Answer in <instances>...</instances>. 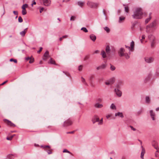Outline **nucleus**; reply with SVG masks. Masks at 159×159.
<instances>
[{
	"instance_id": "nucleus-3",
	"label": "nucleus",
	"mask_w": 159,
	"mask_h": 159,
	"mask_svg": "<svg viewBox=\"0 0 159 159\" xmlns=\"http://www.w3.org/2000/svg\"><path fill=\"white\" fill-rule=\"evenodd\" d=\"M87 4L91 8H97L98 6V3H94L89 1H88Z\"/></svg>"
},
{
	"instance_id": "nucleus-30",
	"label": "nucleus",
	"mask_w": 159,
	"mask_h": 159,
	"mask_svg": "<svg viewBox=\"0 0 159 159\" xmlns=\"http://www.w3.org/2000/svg\"><path fill=\"white\" fill-rule=\"evenodd\" d=\"M49 149V150L45 149V150L47 152L48 154H50L52 153V149Z\"/></svg>"
},
{
	"instance_id": "nucleus-32",
	"label": "nucleus",
	"mask_w": 159,
	"mask_h": 159,
	"mask_svg": "<svg viewBox=\"0 0 159 159\" xmlns=\"http://www.w3.org/2000/svg\"><path fill=\"white\" fill-rule=\"evenodd\" d=\"M28 7V5L27 4H25L23 5L22 6V9H25L26 8H27Z\"/></svg>"
},
{
	"instance_id": "nucleus-8",
	"label": "nucleus",
	"mask_w": 159,
	"mask_h": 159,
	"mask_svg": "<svg viewBox=\"0 0 159 159\" xmlns=\"http://www.w3.org/2000/svg\"><path fill=\"white\" fill-rule=\"evenodd\" d=\"M72 123V122L71 120L68 119L64 122L63 126L64 127H66L69 126L71 125Z\"/></svg>"
},
{
	"instance_id": "nucleus-39",
	"label": "nucleus",
	"mask_w": 159,
	"mask_h": 159,
	"mask_svg": "<svg viewBox=\"0 0 159 159\" xmlns=\"http://www.w3.org/2000/svg\"><path fill=\"white\" fill-rule=\"evenodd\" d=\"M89 57L88 55H86L84 58V61L87 60L89 59Z\"/></svg>"
},
{
	"instance_id": "nucleus-57",
	"label": "nucleus",
	"mask_w": 159,
	"mask_h": 159,
	"mask_svg": "<svg viewBox=\"0 0 159 159\" xmlns=\"http://www.w3.org/2000/svg\"><path fill=\"white\" fill-rule=\"evenodd\" d=\"M105 84L107 85H109L110 84H111V83H110V82L109 81V82H105Z\"/></svg>"
},
{
	"instance_id": "nucleus-60",
	"label": "nucleus",
	"mask_w": 159,
	"mask_h": 159,
	"mask_svg": "<svg viewBox=\"0 0 159 159\" xmlns=\"http://www.w3.org/2000/svg\"><path fill=\"white\" fill-rule=\"evenodd\" d=\"M31 57H26L25 58V60H26V61H28L29 60H30V59H31Z\"/></svg>"
},
{
	"instance_id": "nucleus-31",
	"label": "nucleus",
	"mask_w": 159,
	"mask_h": 159,
	"mask_svg": "<svg viewBox=\"0 0 159 159\" xmlns=\"http://www.w3.org/2000/svg\"><path fill=\"white\" fill-rule=\"evenodd\" d=\"M150 99L148 97H146V102L148 103H150Z\"/></svg>"
},
{
	"instance_id": "nucleus-29",
	"label": "nucleus",
	"mask_w": 159,
	"mask_h": 159,
	"mask_svg": "<svg viewBox=\"0 0 159 159\" xmlns=\"http://www.w3.org/2000/svg\"><path fill=\"white\" fill-rule=\"evenodd\" d=\"M110 108L112 109H116V107L115 104L112 103L110 106Z\"/></svg>"
},
{
	"instance_id": "nucleus-28",
	"label": "nucleus",
	"mask_w": 159,
	"mask_h": 159,
	"mask_svg": "<svg viewBox=\"0 0 159 159\" xmlns=\"http://www.w3.org/2000/svg\"><path fill=\"white\" fill-rule=\"evenodd\" d=\"M81 81L82 82L84 83V84L86 86H88V84H87V83L85 82V79L83 78L82 77H81Z\"/></svg>"
},
{
	"instance_id": "nucleus-16",
	"label": "nucleus",
	"mask_w": 159,
	"mask_h": 159,
	"mask_svg": "<svg viewBox=\"0 0 159 159\" xmlns=\"http://www.w3.org/2000/svg\"><path fill=\"white\" fill-rule=\"evenodd\" d=\"M141 147L142 148V150L141 154V158L142 159H144L143 156L144 154L145 153V151L144 148L142 146H141Z\"/></svg>"
},
{
	"instance_id": "nucleus-12",
	"label": "nucleus",
	"mask_w": 159,
	"mask_h": 159,
	"mask_svg": "<svg viewBox=\"0 0 159 159\" xmlns=\"http://www.w3.org/2000/svg\"><path fill=\"white\" fill-rule=\"evenodd\" d=\"M43 2L44 6H48L51 4V1L50 0H43Z\"/></svg>"
},
{
	"instance_id": "nucleus-38",
	"label": "nucleus",
	"mask_w": 159,
	"mask_h": 159,
	"mask_svg": "<svg viewBox=\"0 0 159 159\" xmlns=\"http://www.w3.org/2000/svg\"><path fill=\"white\" fill-rule=\"evenodd\" d=\"M110 69H111V70L112 71H113L115 70L116 68L114 66L111 65V67H110Z\"/></svg>"
},
{
	"instance_id": "nucleus-47",
	"label": "nucleus",
	"mask_w": 159,
	"mask_h": 159,
	"mask_svg": "<svg viewBox=\"0 0 159 159\" xmlns=\"http://www.w3.org/2000/svg\"><path fill=\"white\" fill-rule=\"evenodd\" d=\"M75 16H72L70 17V20L74 21L75 20Z\"/></svg>"
},
{
	"instance_id": "nucleus-24",
	"label": "nucleus",
	"mask_w": 159,
	"mask_h": 159,
	"mask_svg": "<svg viewBox=\"0 0 159 159\" xmlns=\"http://www.w3.org/2000/svg\"><path fill=\"white\" fill-rule=\"evenodd\" d=\"M152 14L151 13H149V17L147 19H146L145 20V23L146 24L148 23L149 21L151 20V15Z\"/></svg>"
},
{
	"instance_id": "nucleus-1",
	"label": "nucleus",
	"mask_w": 159,
	"mask_h": 159,
	"mask_svg": "<svg viewBox=\"0 0 159 159\" xmlns=\"http://www.w3.org/2000/svg\"><path fill=\"white\" fill-rule=\"evenodd\" d=\"M143 14L142 9L140 8H137L134 12L132 17L135 19H141L142 17Z\"/></svg>"
},
{
	"instance_id": "nucleus-6",
	"label": "nucleus",
	"mask_w": 159,
	"mask_h": 159,
	"mask_svg": "<svg viewBox=\"0 0 159 159\" xmlns=\"http://www.w3.org/2000/svg\"><path fill=\"white\" fill-rule=\"evenodd\" d=\"M134 41H132L130 43V47L127 46L126 45H125V47L126 48H128L129 50H131V51H133L134 50Z\"/></svg>"
},
{
	"instance_id": "nucleus-40",
	"label": "nucleus",
	"mask_w": 159,
	"mask_h": 159,
	"mask_svg": "<svg viewBox=\"0 0 159 159\" xmlns=\"http://www.w3.org/2000/svg\"><path fill=\"white\" fill-rule=\"evenodd\" d=\"M125 11L127 12L128 13L129 12V7L128 6H125Z\"/></svg>"
},
{
	"instance_id": "nucleus-10",
	"label": "nucleus",
	"mask_w": 159,
	"mask_h": 159,
	"mask_svg": "<svg viewBox=\"0 0 159 159\" xmlns=\"http://www.w3.org/2000/svg\"><path fill=\"white\" fill-rule=\"evenodd\" d=\"M4 122L7 124L8 125H10L11 126H15V125L11 122L10 121L7 120V119H4Z\"/></svg>"
},
{
	"instance_id": "nucleus-15",
	"label": "nucleus",
	"mask_w": 159,
	"mask_h": 159,
	"mask_svg": "<svg viewBox=\"0 0 159 159\" xmlns=\"http://www.w3.org/2000/svg\"><path fill=\"white\" fill-rule=\"evenodd\" d=\"M107 66L105 64H102L100 66L97 67L96 68L97 70H98L100 69H105Z\"/></svg>"
},
{
	"instance_id": "nucleus-19",
	"label": "nucleus",
	"mask_w": 159,
	"mask_h": 159,
	"mask_svg": "<svg viewBox=\"0 0 159 159\" xmlns=\"http://www.w3.org/2000/svg\"><path fill=\"white\" fill-rule=\"evenodd\" d=\"M28 28H26L23 31L20 33V34L22 36L24 37L27 30Z\"/></svg>"
},
{
	"instance_id": "nucleus-54",
	"label": "nucleus",
	"mask_w": 159,
	"mask_h": 159,
	"mask_svg": "<svg viewBox=\"0 0 159 159\" xmlns=\"http://www.w3.org/2000/svg\"><path fill=\"white\" fill-rule=\"evenodd\" d=\"M125 19V17H120L119 18V19H120L119 21H121V20H124Z\"/></svg>"
},
{
	"instance_id": "nucleus-2",
	"label": "nucleus",
	"mask_w": 159,
	"mask_h": 159,
	"mask_svg": "<svg viewBox=\"0 0 159 159\" xmlns=\"http://www.w3.org/2000/svg\"><path fill=\"white\" fill-rule=\"evenodd\" d=\"M157 24L156 21L154 20L149 25H147L146 28L147 32L148 33L150 31L151 28L155 27L157 25Z\"/></svg>"
},
{
	"instance_id": "nucleus-14",
	"label": "nucleus",
	"mask_w": 159,
	"mask_h": 159,
	"mask_svg": "<svg viewBox=\"0 0 159 159\" xmlns=\"http://www.w3.org/2000/svg\"><path fill=\"white\" fill-rule=\"evenodd\" d=\"M152 146L157 150L156 152L159 153V148L157 145V143L155 141H154L152 143Z\"/></svg>"
},
{
	"instance_id": "nucleus-64",
	"label": "nucleus",
	"mask_w": 159,
	"mask_h": 159,
	"mask_svg": "<svg viewBox=\"0 0 159 159\" xmlns=\"http://www.w3.org/2000/svg\"><path fill=\"white\" fill-rule=\"evenodd\" d=\"M142 39H145V35H143L142 36Z\"/></svg>"
},
{
	"instance_id": "nucleus-59",
	"label": "nucleus",
	"mask_w": 159,
	"mask_h": 159,
	"mask_svg": "<svg viewBox=\"0 0 159 159\" xmlns=\"http://www.w3.org/2000/svg\"><path fill=\"white\" fill-rule=\"evenodd\" d=\"M42 49H43L41 47L40 48V50L39 51H38L37 52L38 53H39L40 52L42 51Z\"/></svg>"
},
{
	"instance_id": "nucleus-35",
	"label": "nucleus",
	"mask_w": 159,
	"mask_h": 159,
	"mask_svg": "<svg viewBox=\"0 0 159 159\" xmlns=\"http://www.w3.org/2000/svg\"><path fill=\"white\" fill-rule=\"evenodd\" d=\"M81 30H83V31L85 33L88 32V30L85 27H82L81 28Z\"/></svg>"
},
{
	"instance_id": "nucleus-46",
	"label": "nucleus",
	"mask_w": 159,
	"mask_h": 159,
	"mask_svg": "<svg viewBox=\"0 0 159 159\" xmlns=\"http://www.w3.org/2000/svg\"><path fill=\"white\" fill-rule=\"evenodd\" d=\"M102 99H101V98H98L97 99V101L98 102H102Z\"/></svg>"
},
{
	"instance_id": "nucleus-34",
	"label": "nucleus",
	"mask_w": 159,
	"mask_h": 159,
	"mask_svg": "<svg viewBox=\"0 0 159 159\" xmlns=\"http://www.w3.org/2000/svg\"><path fill=\"white\" fill-rule=\"evenodd\" d=\"M104 30L106 31L107 33H108L110 31V30L109 28L108 27H105L104 28Z\"/></svg>"
},
{
	"instance_id": "nucleus-49",
	"label": "nucleus",
	"mask_w": 159,
	"mask_h": 159,
	"mask_svg": "<svg viewBox=\"0 0 159 159\" xmlns=\"http://www.w3.org/2000/svg\"><path fill=\"white\" fill-rule=\"evenodd\" d=\"M115 80L114 78H112L110 80V82L111 84H112L114 82Z\"/></svg>"
},
{
	"instance_id": "nucleus-61",
	"label": "nucleus",
	"mask_w": 159,
	"mask_h": 159,
	"mask_svg": "<svg viewBox=\"0 0 159 159\" xmlns=\"http://www.w3.org/2000/svg\"><path fill=\"white\" fill-rule=\"evenodd\" d=\"M44 8L43 7H42L41 8L40 10V12L41 13L42 11L43 10Z\"/></svg>"
},
{
	"instance_id": "nucleus-5",
	"label": "nucleus",
	"mask_w": 159,
	"mask_h": 159,
	"mask_svg": "<svg viewBox=\"0 0 159 159\" xmlns=\"http://www.w3.org/2000/svg\"><path fill=\"white\" fill-rule=\"evenodd\" d=\"M148 38L151 42V46L153 47L155 43V38L152 35H149L148 36Z\"/></svg>"
},
{
	"instance_id": "nucleus-36",
	"label": "nucleus",
	"mask_w": 159,
	"mask_h": 159,
	"mask_svg": "<svg viewBox=\"0 0 159 159\" xmlns=\"http://www.w3.org/2000/svg\"><path fill=\"white\" fill-rule=\"evenodd\" d=\"M15 135L14 134V135H12L11 136H10V137H7L6 139H7V140H12V138Z\"/></svg>"
},
{
	"instance_id": "nucleus-37",
	"label": "nucleus",
	"mask_w": 159,
	"mask_h": 159,
	"mask_svg": "<svg viewBox=\"0 0 159 159\" xmlns=\"http://www.w3.org/2000/svg\"><path fill=\"white\" fill-rule=\"evenodd\" d=\"M22 13L23 15H25L27 13V12L26 9H22Z\"/></svg>"
},
{
	"instance_id": "nucleus-9",
	"label": "nucleus",
	"mask_w": 159,
	"mask_h": 159,
	"mask_svg": "<svg viewBox=\"0 0 159 159\" xmlns=\"http://www.w3.org/2000/svg\"><path fill=\"white\" fill-rule=\"evenodd\" d=\"M4 122L7 124L8 125H10L11 126H15V125L11 122L10 121L7 120V119H4Z\"/></svg>"
},
{
	"instance_id": "nucleus-45",
	"label": "nucleus",
	"mask_w": 159,
	"mask_h": 159,
	"mask_svg": "<svg viewBox=\"0 0 159 159\" xmlns=\"http://www.w3.org/2000/svg\"><path fill=\"white\" fill-rule=\"evenodd\" d=\"M10 61H14L15 63H17V61L16 59H11L10 60Z\"/></svg>"
},
{
	"instance_id": "nucleus-51",
	"label": "nucleus",
	"mask_w": 159,
	"mask_h": 159,
	"mask_svg": "<svg viewBox=\"0 0 159 159\" xmlns=\"http://www.w3.org/2000/svg\"><path fill=\"white\" fill-rule=\"evenodd\" d=\"M156 75H159V68H158L156 70Z\"/></svg>"
},
{
	"instance_id": "nucleus-33",
	"label": "nucleus",
	"mask_w": 159,
	"mask_h": 159,
	"mask_svg": "<svg viewBox=\"0 0 159 159\" xmlns=\"http://www.w3.org/2000/svg\"><path fill=\"white\" fill-rule=\"evenodd\" d=\"M124 57H125V58L127 59H128L129 58V55L128 54V53H125L124 54Z\"/></svg>"
},
{
	"instance_id": "nucleus-53",
	"label": "nucleus",
	"mask_w": 159,
	"mask_h": 159,
	"mask_svg": "<svg viewBox=\"0 0 159 159\" xmlns=\"http://www.w3.org/2000/svg\"><path fill=\"white\" fill-rule=\"evenodd\" d=\"M32 2L33 3L31 4V6L33 7L34 5H35L36 4V2L34 0Z\"/></svg>"
},
{
	"instance_id": "nucleus-44",
	"label": "nucleus",
	"mask_w": 159,
	"mask_h": 159,
	"mask_svg": "<svg viewBox=\"0 0 159 159\" xmlns=\"http://www.w3.org/2000/svg\"><path fill=\"white\" fill-rule=\"evenodd\" d=\"M103 122V118H102L100 120V121L99 120V123H98V124L99 125H101L102 124Z\"/></svg>"
},
{
	"instance_id": "nucleus-23",
	"label": "nucleus",
	"mask_w": 159,
	"mask_h": 159,
	"mask_svg": "<svg viewBox=\"0 0 159 159\" xmlns=\"http://www.w3.org/2000/svg\"><path fill=\"white\" fill-rule=\"evenodd\" d=\"M115 116H118L121 117V118H123L124 117L123 113L122 112H118L117 113H116L115 114Z\"/></svg>"
},
{
	"instance_id": "nucleus-50",
	"label": "nucleus",
	"mask_w": 159,
	"mask_h": 159,
	"mask_svg": "<svg viewBox=\"0 0 159 159\" xmlns=\"http://www.w3.org/2000/svg\"><path fill=\"white\" fill-rule=\"evenodd\" d=\"M34 61V59L33 58H31V59H30L29 62L30 63H33Z\"/></svg>"
},
{
	"instance_id": "nucleus-7",
	"label": "nucleus",
	"mask_w": 159,
	"mask_h": 159,
	"mask_svg": "<svg viewBox=\"0 0 159 159\" xmlns=\"http://www.w3.org/2000/svg\"><path fill=\"white\" fill-rule=\"evenodd\" d=\"M125 53V50L122 48H120L118 52L119 55L121 57H123Z\"/></svg>"
},
{
	"instance_id": "nucleus-58",
	"label": "nucleus",
	"mask_w": 159,
	"mask_h": 159,
	"mask_svg": "<svg viewBox=\"0 0 159 159\" xmlns=\"http://www.w3.org/2000/svg\"><path fill=\"white\" fill-rule=\"evenodd\" d=\"M111 116V114H109L108 115H107L106 116L107 119H108L109 117H110Z\"/></svg>"
},
{
	"instance_id": "nucleus-56",
	"label": "nucleus",
	"mask_w": 159,
	"mask_h": 159,
	"mask_svg": "<svg viewBox=\"0 0 159 159\" xmlns=\"http://www.w3.org/2000/svg\"><path fill=\"white\" fill-rule=\"evenodd\" d=\"M130 127L131 129L133 130L134 131L136 130V129L134 128L132 126H130Z\"/></svg>"
},
{
	"instance_id": "nucleus-25",
	"label": "nucleus",
	"mask_w": 159,
	"mask_h": 159,
	"mask_svg": "<svg viewBox=\"0 0 159 159\" xmlns=\"http://www.w3.org/2000/svg\"><path fill=\"white\" fill-rule=\"evenodd\" d=\"M101 55H102V57L103 58H105L107 57L106 53L104 50L102 51Z\"/></svg>"
},
{
	"instance_id": "nucleus-43",
	"label": "nucleus",
	"mask_w": 159,
	"mask_h": 159,
	"mask_svg": "<svg viewBox=\"0 0 159 159\" xmlns=\"http://www.w3.org/2000/svg\"><path fill=\"white\" fill-rule=\"evenodd\" d=\"M83 68V66L82 65H80L78 67V70H79L81 71H82V70Z\"/></svg>"
},
{
	"instance_id": "nucleus-48",
	"label": "nucleus",
	"mask_w": 159,
	"mask_h": 159,
	"mask_svg": "<svg viewBox=\"0 0 159 159\" xmlns=\"http://www.w3.org/2000/svg\"><path fill=\"white\" fill-rule=\"evenodd\" d=\"M46 148H48L49 149H50V148H51V147L50 146H48V145H45V146H44V147H43V149H46Z\"/></svg>"
},
{
	"instance_id": "nucleus-17",
	"label": "nucleus",
	"mask_w": 159,
	"mask_h": 159,
	"mask_svg": "<svg viewBox=\"0 0 159 159\" xmlns=\"http://www.w3.org/2000/svg\"><path fill=\"white\" fill-rule=\"evenodd\" d=\"M150 113L152 119L153 120H155V114L152 110H150Z\"/></svg>"
},
{
	"instance_id": "nucleus-4",
	"label": "nucleus",
	"mask_w": 159,
	"mask_h": 159,
	"mask_svg": "<svg viewBox=\"0 0 159 159\" xmlns=\"http://www.w3.org/2000/svg\"><path fill=\"white\" fill-rule=\"evenodd\" d=\"M116 88L115 89V92L116 95L119 97H121L122 96V92L119 89L120 87L119 85L116 86Z\"/></svg>"
},
{
	"instance_id": "nucleus-18",
	"label": "nucleus",
	"mask_w": 159,
	"mask_h": 159,
	"mask_svg": "<svg viewBox=\"0 0 159 159\" xmlns=\"http://www.w3.org/2000/svg\"><path fill=\"white\" fill-rule=\"evenodd\" d=\"M99 119L98 117L97 116H95L93 117V123L96 122H99Z\"/></svg>"
},
{
	"instance_id": "nucleus-11",
	"label": "nucleus",
	"mask_w": 159,
	"mask_h": 159,
	"mask_svg": "<svg viewBox=\"0 0 159 159\" xmlns=\"http://www.w3.org/2000/svg\"><path fill=\"white\" fill-rule=\"evenodd\" d=\"M145 61L147 63H150L153 61V58L152 57H147L145 58Z\"/></svg>"
},
{
	"instance_id": "nucleus-42",
	"label": "nucleus",
	"mask_w": 159,
	"mask_h": 159,
	"mask_svg": "<svg viewBox=\"0 0 159 159\" xmlns=\"http://www.w3.org/2000/svg\"><path fill=\"white\" fill-rule=\"evenodd\" d=\"M63 152H67V153H69L70 154H72L69 151H68L66 149H65L63 150Z\"/></svg>"
},
{
	"instance_id": "nucleus-41",
	"label": "nucleus",
	"mask_w": 159,
	"mask_h": 159,
	"mask_svg": "<svg viewBox=\"0 0 159 159\" xmlns=\"http://www.w3.org/2000/svg\"><path fill=\"white\" fill-rule=\"evenodd\" d=\"M18 21L20 23H21L23 22V19L21 16H20L18 18Z\"/></svg>"
},
{
	"instance_id": "nucleus-27",
	"label": "nucleus",
	"mask_w": 159,
	"mask_h": 159,
	"mask_svg": "<svg viewBox=\"0 0 159 159\" xmlns=\"http://www.w3.org/2000/svg\"><path fill=\"white\" fill-rule=\"evenodd\" d=\"M106 51L107 53V54H108L110 52V49L109 46H107L106 48Z\"/></svg>"
},
{
	"instance_id": "nucleus-13",
	"label": "nucleus",
	"mask_w": 159,
	"mask_h": 159,
	"mask_svg": "<svg viewBox=\"0 0 159 159\" xmlns=\"http://www.w3.org/2000/svg\"><path fill=\"white\" fill-rule=\"evenodd\" d=\"M43 60L44 61H46L49 57V52L48 51L46 52L43 55Z\"/></svg>"
},
{
	"instance_id": "nucleus-22",
	"label": "nucleus",
	"mask_w": 159,
	"mask_h": 159,
	"mask_svg": "<svg viewBox=\"0 0 159 159\" xmlns=\"http://www.w3.org/2000/svg\"><path fill=\"white\" fill-rule=\"evenodd\" d=\"M85 2H81V1H79L77 2V5L81 7H82L85 4Z\"/></svg>"
},
{
	"instance_id": "nucleus-20",
	"label": "nucleus",
	"mask_w": 159,
	"mask_h": 159,
	"mask_svg": "<svg viewBox=\"0 0 159 159\" xmlns=\"http://www.w3.org/2000/svg\"><path fill=\"white\" fill-rule=\"evenodd\" d=\"M90 39L93 41L94 42L96 39V36L93 34H91L89 36Z\"/></svg>"
},
{
	"instance_id": "nucleus-21",
	"label": "nucleus",
	"mask_w": 159,
	"mask_h": 159,
	"mask_svg": "<svg viewBox=\"0 0 159 159\" xmlns=\"http://www.w3.org/2000/svg\"><path fill=\"white\" fill-rule=\"evenodd\" d=\"M94 106L97 108H101L103 107L102 104H99L98 103H96Z\"/></svg>"
},
{
	"instance_id": "nucleus-63",
	"label": "nucleus",
	"mask_w": 159,
	"mask_h": 159,
	"mask_svg": "<svg viewBox=\"0 0 159 159\" xmlns=\"http://www.w3.org/2000/svg\"><path fill=\"white\" fill-rule=\"evenodd\" d=\"M68 37V36L67 35H64V36H63L62 37L63 38H66L67 37Z\"/></svg>"
},
{
	"instance_id": "nucleus-52",
	"label": "nucleus",
	"mask_w": 159,
	"mask_h": 159,
	"mask_svg": "<svg viewBox=\"0 0 159 159\" xmlns=\"http://www.w3.org/2000/svg\"><path fill=\"white\" fill-rule=\"evenodd\" d=\"M13 13L15 15H17L18 14V12L17 11H14Z\"/></svg>"
},
{
	"instance_id": "nucleus-26",
	"label": "nucleus",
	"mask_w": 159,
	"mask_h": 159,
	"mask_svg": "<svg viewBox=\"0 0 159 159\" xmlns=\"http://www.w3.org/2000/svg\"><path fill=\"white\" fill-rule=\"evenodd\" d=\"M49 63L51 64H54L56 65H57L56 63L55 60L52 59V58H50V59Z\"/></svg>"
},
{
	"instance_id": "nucleus-62",
	"label": "nucleus",
	"mask_w": 159,
	"mask_h": 159,
	"mask_svg": "<svg viewBox=\"0 0 159 159\" xmlns=\"http://www.w3.org/2000/svg\"><path fill=\"white\" fill-rule=\"evenodd\" d=\"M99 52V51L98 50H96L95 52H94V53H98V52Z\"/></svg>"
},
{
	"instance_id": "nucleus-55",
	"label": "nucleus",
	"mask_w": 159,
	"mask_h": 159,
	"mask_svg": "<svg viewBox=\"0 0 159 159\" xmlns=\"http://www.w3.org/2000/svg\"><path fill=\"white\" fill-rule=\"evenodd\" d=\"M8 81L7 80H6L5 81H4V82H3V83H2V84H0V86L1 85H4V84H5V83H7V82Z\"/></svg>"
}]
</instances>
